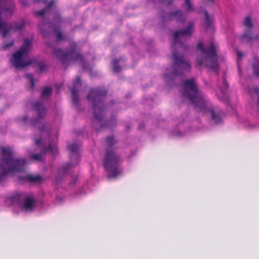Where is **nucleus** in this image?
<instances>
[{"label": "nucleus", "mask_w": 259, "mask_h": 259, "mask_svg": "<svg viewBox=\"0 0 259 259\" xmlns=\"http://www.w3.org/2000/svg\"><path fill=\"white\" fill-rule=\"evenodd\" d=\"M183 96L188 99L194 107L200 112H210L212 119L216 123H221L224 114L222 110L214 111L209 102L199 90L194 78L186 80L184 82Z\"/></svg>", "instance_id": "f257e3e1"}, {"label": "nucleus", "mask_w": 259, "mask_h": 259, "mask_svg": "<svg viewBox=\"0 0 259 259\" xmlns=\"http://www.w3.org/2000/svg\"><path fill=\"white\" fill-rule=\"evenodd\" d=\"M193 24L190 23L187 28L185 29L175 31L173 33L174 41L172 43V67L174 69L172 75L178 76L182 74L184 70H189L191 69V65L189 62L186 61L184 56L179 54L176 49L180 48L184 50H186V46L184 44L179 41L180 37L185 36L190 37L193 30Z\"/></svg>", "instance_id": "f03ea898"}, {"label": "nucleus", "mask_w": 259, "mask_h": 259, "mask_svg": "<svg viewBox=\"0 0 259 259\" xmlns=\"http://www.w3.org/2000/svg\"><path fill=\"white\" fill-rule=\"evenodd\" d=\"M0 183L5 182L12 172L25 171L27 161L25 158H14V151L10 147L0 146Z\"/></svg>", "instance_id": "7ed1b4c3"}, {"label": "nucleus", "mask_w": 259, "mask_h": 259, "mask_svg": "<svg viewBox=\"0 0 259 259\" xmlns=\"http://www.w3.org/2000/svg\"><path fill=\"white\" fill-rule=\"evenodd\" d=\"M106 142L108 148L106 149L104 157V166L110 174V177H115L121 172L119 168L121 158L112 149L117 141L114 137L109 136L106 138Z\"/></svg>", "instance_id": "20e7f679"}, {"label": "nucleus", "mask_w": 259, "mask_h": 259, "mask_svg": "<svg viewBox=\"0 0 259 259\" xmlns=\"http://www.w3.org/2000/svg\"><path fill=\"white\" fill-rule=\"evenodd\" d=\"M197 49L200 50L197 57L199 66L208 67L213 71L218 69V55L214 44L211 42L209 47L205 48L203 43L200 42L197 45Z\"/></svg>", "instance_id": "39448f33"}, {"label": "nucleus", "mask_w": 259, "mask_h": 259, "mask_svg": "<svg viewBox=\"0 0 259 259\" xmlns=\"http://www.w3.org/2000/svg\"><path fill=\"white\" fill-rule=\"evenodd\" d=\"M107 93L106 90L101 88H97L91 89L87 96V99L93 104L94 117L98 121H101L103 117V113L105 108L103 103V99L106 96Z\"/></svg>", "instance_id": "423d86ee"}, {"label": "nucleus", "mask_w": 259, "mask_h": 259, "mask_svg": "<svg viewBox=\"0 0 259 259\" xmlns=\"http://www.w3.org/2000/svg\"><path fill=\"white\" fill-rule=\"evenodd\" d=\"M31 45L32 42L30 40L25 38L22 46L13 54L11 62L16 69L22 68L33 63V60L25 62L23 60V56L28 53L31 48Z\"/></svg>", "instance_id": "0eeeda50"}, {"label": "nucleus", "mask_w": 259, "mask_h": 259, "mask_svg": "<svg viewBox=\"0 0 259 259\" xmlns=\"http://www.w3.org/2000/svg\"><path fill=\"white\" fill-rule=\"evenodd\" d=\"M53 54L56 58L59 59L62 64L68 65L71 63L79 62L84 63V58L82 55L77 52L74 48L67 51H63L61 49H55Z\"/></svg>", "instance_id": "6e6552de"}, {"label": "nucleus", "mask_w": 259, "mask_h": 259, "mask_svg": "<svg viewBox=\"0 0 259 259\" xmlns=\"http://www.w3.org/2000/svg\"><path fill=\"white\" fill-rule=\"evenodd\" d=\"M11 199L14 203H19L24 201L22 208L26 211L32 210L35 205L34 200L23 193L16 194L12 197Z\"/></svg>", "instance_id": "1a4fd4ad"}, {"label": "nucleus", "mask_w": 259, "mask_h": 259, "mask_svg": "<svg viewBox=\"0 0 259 259\" xmlns=\"http://www.w3.org/2000/svg\"><path fill=\"white\" fill-rule=\"evenodd\" d=\"M244 25L246 27V30L245 32L242 35V39L243 41L249 42L253 40L259 39L258 35L252 36V29L253 24L250 16H247L245 17L244 21Z\"/></svg>", "instance_id": "9d476101"}, {"label": "nucleus", "mask_w": 259, "mask_h": 259, "mask_svg": "<svg viewBox=\"0 0 259 259\" xmlns=\"http://www.w3.org/2000/svg\"><path fill=\"white\" fill-rule=\"evenodd\" d=\"M33 109L37 113V117L31 120V124L36 126L46 114V109L41 102H35L32 104Z\"/></svg>", "instance_id": "9b49d317"}, {"label": "nucleus", "mask_w": 259, "mask_h": 259, "mask_svg": "<svg viewBox=\"0 0 259 259\" xmlns=\"http://www.w3.org/2000/svg\"><path fill=\"white\" fill-rule=\"evenodd\" d=\"M81 79L79 76L76 77L73 82V87L71 89L72 103L77 106L79 104V95L77 88L81 85Z\"/></svg>", "instance_id": "f8f14e48"}, {"label": "nucleus", "mask_w": 259, "mask_h": 259, "mask_svg": "<svg viewBox=\"0 0 259 259\" xmlns=\"http://www.w3.org/2000/svg\"><path fill=\"white\" fill-rule=\"evenodd\" d=\"M186 18V17L184 13L180 10L169 13L166 17H164L163 18L164 20L171 21L176 20L179 22H184L185 21Z\"/></svg>", "instance_id": "ddd939ff"}, {"label": "nucleus", "mask_w": 259, "mask_h": 259, "mask_svg": "<svg viewBox=\"0 0 259 259\" xmlns=\"http://www.w3.org/2000/svg\"><path fill=\"white\" fill-rule=\"evenodd\" d=\"M15 11V5L14 2L11 0H6L2 7L1 13L7 12L11 15Z\"/></svg>", "instance_id": "4468645a"}, {"label": "nucleus", "mask_w": 259, "mask_h": 259, "mask_svg": "<svg viewBox=\"0 0 259 259\" xmlns=\"http://www.w3.org/2000/svg\"><path fill=\"white\" fill-rule=\"evenodd\" d=\"M0 29L1 30L3 38L6 37L7 34L11 31V28L7 27V23L6 22H0Z\"/></svg>", "instance_id": "2eb2a0df"}, {"label": "nucleus", "mask_w": 259, "mask_h": 259, "mask_svg": "<svg viewBox=\"0 0 259 259\" xmlns=\"http://www.w3.org/2000/svg\"><path fill=\"white\" fill-rule=\"evenodd\" d=\"M7 27L11 28V31H17L22 29L24 27V23L21 22L19 23H14L13 24H7Z\"/></svg>", "instance_id": "dca6fc26"}, {"label": "nucleus", "mask_w": 259, "mask_h": 259, "mask_svg": "<svg viewBox=\"0 0 259 259\" xmlns=\"http://www.w3.org/2000/svg\"><path fill=\"white\" fill-rule=\"evenodd\" d=\"M53 4L54 1L52 0L46 8L40 11H37L35 12V13L38 16H42L49 12L50 9L53 7Z\"/></svg>", "instance_id": "f3484780"}, {"label": "nucleus", "mask_w": 259, "mask_h": 259, "mask_svg": "<svg viewBox=\"0 0 259 259\" xmlns=\"http://www.w3.org/2000/svg\"><path fill=\"white\" fill-rule=\"evenodd\" d=\"M25 179L26 181L31 182H39L41 180V177L40 176H35L33 175H29L25 177Z\"/></svg>", "instance_id": "a211bd4d"}, {"label": "nucleus", "mask_w": 259, "mask_h": 259, "mask_svg": "<svg viewBox=\"0 0 259 259\" xmlns=\"http://www.w3.org/2000/svg\"><path fill=\"white\" fill-rule=\"evenodd\" d=\"M52 93V89L50 87H45L41 92V99L43 100L45 98H48Z\"/></svg>", "instance_id": "6ab92c4d"}, {"label": "nucleus", "mask_w": 259, "mask_h": 259, "mask_svg": "<svg viewBox=\"0 0 259 259\" xmlns=\"http://www.w3.org/2000/svg\"><path fill=\"white\" fill-rule=\"evenodd\" d=\"M68 150L72 154L77 155V151L78 150V146L76 143H73L67 146Z\"/></svg>", "instance_id": "aec40b11"}, {"label": "nucleus", "mask_w": 259, "mask_h": 259, "mask_svg": "<svg viewBox=\"0 0 259 259\" xmlns=\"http://www.w3.org/2000/svg\"><path fill=\"white\" fill-rule=\"evenodd\" d=\"M253 74L259 78V60L255 59V62L252 65Z\"/></svg>", "instance_id": "412c9836"}, {"label": "nucleus", "mask_w": 259, "mask_h": 259, "mask_svg": "<svg viewBox=\"0 0 259 259\" xmlns=\"http://www.w3.org/2000/svg\"><path fill=\"white\" fill-rule=\"evenodd\" d=\"M119 62L118 59H114L112 61L113 70L114 72H119L121 71V67L118 65Z\"/></svg>", "instance_id": "4be33fe9"}, {"label": "nucleus", "mask_w": 259, "mask_h": 259, "mask_svg": "<svg viewBox=\"0 0 259 259\" xmlns=\"http://www.w3.org/2000/svg\"><path fill=\"white\" fill-rule=\"evenodd\" d=\"M57 151V148L54 149L51 145H49L47 147L44 148L42 149V152L45 153L46 152H51L54 154Z\"/></svg>", "instance_id": "5701e85b"}, {"label": "nucleus", "mask_w": 259, "mask_h": 259, "mask_svg": "<svg viewBox=\"0 0 259 259\" xmlns=\"http://www.w3.org/2000/svg\"><path fill=\"white\" fill-rule=\"evenodd\" d=\"M205 17V22L206 24V27L207 28L210 27L211 25V20L209 18V14L207 11H205L204 12Z\"/></svg>", "instance_id": "b1692460"}, {"label": "nucleus", "mask_w": 259, "mask_h": 259, "mask_svg": "<svg viewBox=\"0 0 259 259\" xmlns=\"http://www.w3.org/2000/svg\"><path fill=\"white\" fill-rule=\"evenodd\" d=\"M26 77L28 79V80L29 81L31 84V88L32 89L34 88V82L33 80V76L31 73H27L25 75Z\"/></svg>", "instance_id": "393cba45"}, {"label": "nucleus", "mask_w": 259, "mask_h": 259, "mask_svg": "<svg viewBox=\"0 0 259 259\" xmlns=\"http://www.w3.org/2000/svg\"><path fill=\"white\" fill-rule=\"evenodd\" d=\"M185 6H186V10L187 12H190L191 11L193 10V8L192 4L190 3V0H185Z\"/></svg>", "instance_id": "a878e982"}, {"label": "nucleus", "mask_w": 259, "mask_h": 259, "mask_svg": "<svg viewBox=\"0 0 259 259\" xmlns=\"http://www.w3.org/2000/svg\"><path fill=\"white\" fill-rule=\"evenodd\" d=\"M46 24L45 22H42L40 24H39L38 25V27L40 30L41 33L44 36H46L47 35V32L46 31H45L43 29L44 26Z\"/></svg>", "instance_id": "bb28decb"}, {"label": "nucleus", "mask_w": 259, "mask_h": 259, "mask_svg": "<svg viewBox=\"0 0 259 259\" xmlns=\"http://www.w3.org/2000/svg\"><path fill=\"white\" fill-rule=\"evenodd\" d=\"M42 153H40V154H33V155L31 156V158H32L33 160L41 161V159H42Z\"/></svg>", "instance_id": "cd10ccee"}, {"label": "nucleus", "mask_w": 259, "mask_h": 259, "mask_svg": "<svg viewBox=\"0 0 259 259\" xmlns=\"http://www.w3.org/2000/svg\"><path fill=\"white\" fill-rule=\"evenodd\" d=\"M14 44V40L11 41L10 42L3 45L1 47V50H6L9 47L12 46Z\"/></svg>", "instance_id": "c85d7f7f"}, {"label": "nucleus", "mask_w": 259, "mask_h": 259, "mask_svg": "<svg viewBox=\"0 0 259 259\" xmlns=\"http://www.w3.org/2000/svg\"><path fill=\"white\" fill-rule=\"evenodd\" d=\"M56 38L58 40H61L63 39V35L61 32L59 31L57 32Z\"/></svg>", "instance_id": "c756f323"}, {"label": "nucleus", "mask_w": 259, "mask_h": 259, "mask_svg": "<svg viewBox=\"0 0 259 259\" xmlns=\"http://www.w3.org/2000/svg\"><path fill=\"white\" fill-rule=\"evenodd\" d=\"M46 127L45 125H42L41 127L39 128V131L41 134H43L44 133H46L47 135H49V133L48 131H45Z\"/></svg>", "instance_id": "7c9ffc66"}, {"label": "nucleus", "mask_w": 259, "mask_h": 259, "mask_svg": "<svg viewBox=\"0 0 259 259\" xmlns=\"http://www.w3.org/2000/svg\"><path fill=\"white\" fill-rule=\"evenodd\" d=\"M39 68L40 70L42 71L45 70L46 66L44 64L41 63L39 64Z\"/></svg>", "instance_id": "2f4dec72"}, {"label": "nucleus", "mask_w": 259, "mask_h": 259, "mask_svg": "<svg viewBox=\"0 0 259 259\" xmlns=\"http://www.w3.org/2000/svg\"><path fill=\"white\" fill-rule=\"evenodd\" d=\"M237 55H238V58L239 59H241V58L243 56V53L242 52H241V51H237Z\"/></svg>", "instance_id": "473e14b6"}, {"label": "nucleus", "mask_w": 259, "mask_h": 259, "mask_svg": "<svg viewBox=\"0 0 259 259\" xmlns=\"http://www.w3.org/2000/svg\"><path fill=\"white\" fill-rule=\"evenodd\" d=\"M71 164H68L65 166L63 167L64 171H66L68 169L70 168Z\"/></svg>", "instance_id": "72a5a7b5"}, {"label": "nucleus", "mask_w": 259, "mask_h": 259, "mask_svg": "<svg viewBox=\"0 0 259 259\" xmlns=\"http://www.w3.org/2000/svg\"><path fill=\"white\" fill-rule=\"evenodd\" d=\"M228 83H227V82L226 81V80H224V89L226 90L228 89Z\"/></svg>", "instance_id": "f704fd0d"}, {"label": "nucleus", "mask_w": 259, "mask_h": 259, "mask_svg": "<svg viewBox=\"0 0 259 259\" xmlns=\"http://www.w3.org/2000/svg\"><path fill=\"white\" fill-rule=\"evenodd\" d=\"M113 125V122H112L111 123L106 122L105 124L102 125V127H104Z\"/></svg>", "instance_id": "c9c22d12"}, {"label": "nucleus", "mask_w": 259, "mask_h": 259, "mask_svg": "<svg viewBox=\"0 0 259 259\" xmlns=\"http://www.w3.org/2000/svg\"><path fill=\"white\" fill-rule=\"evenodd\" d=\"M20 2L21 4L24 6H27L28 4L27 0H20Z\"/></svg>", "instance_id": "e433bc0d"}, {"label": "nucleus", "mask_w": 259, "mask_h": 259, "mask_svg": "<svg viewBox=\"0 0 259 259\" xmlns=\"http://www.w3.org/2000/svg\"><path fill=\"white\" fill-rule=\"evenodd\" d=\"M41 141H42L41 139H36L35 144L37 145H39L41 143Z\"/></svg>", "instance_id": "4c0bfd02"}, {"label": "nucleus", "mask_w": 259, "mask_h": 259, "mask_svg": "<svg viewBox=\"0 0 259 259\" xmlns=\"http://www.w3.org/2000/svg\"><path fill=\"white\" fill-rule=\"evenodd\" d=\"M254 91L257 96H259V89L257 87L254 88Z\"/></svg>", "instance_id": "58836bf2"}, {"label": "nucleus", "mask_w": 259, "mask_h": 259, "mask_svg": "<svg viewBox=\"0 0 259 259\" xmlns=\"http://www.w3.org/2000/svg\"><path fill=\"white\" fill-rule=\"evenodd\" d=\"M34 2L37 3H46L47 2V0H34Z\"/></svg>", "instance_id": "ea45409f"}, {"label": "nucleus", "mask_w": 259, "mask_h": 259, "mask_svg": "<svg viewBox=\"0 0 259 259\" xmlns=\"http://www.w3.org/2000/svg\"><path fill=\"white\" fill-rule=\"evenodd\" d=\"M28 116L25 115L23 116L22 120L25 122L27 121V120L28 119Z\"/></svg>", "instance_id": "a19ab883"}, {"label": "nucleus", "mask_w": 259, "mask_h": 259, "mask_svg": "<svg viewBox=\"0 0 259 259\" xmlns=\"http://www.w3.org/2000/svg\"><path fill=\"white\" fill-rule=\"evenodd\" d=\"M207 1V3H210L212 5H213L214 4V0H206Z\"/></svg>", "instance_id": "79ce46f5"}, {"label": "nucleus", "mask_w": 259, "mask_h": 259, "mask_svg": "<svg viewBox=\"0 0 259 259\" xmlns=\"http://www.w3.org/2000/svg\"><path fill=\"white\" fill-rule=\"evenodd\" d=\"M57 19H58V20H60V15H56V16L55 19H57ZM57 21V22H60V21H59V20Z\"/></svg>", "instance_id": "37998d69"}, {"label": "nucleus", "mask_w": 259, "mask_h": 259, "mask_svg": "<svg viewBox=\"0 0 259 259\" xmlns=\"http://www.w3.org/2000/svg\"><path fill=\"white\" fill-rule=\"evenodd\" d=\"M164 77L166 78V79H168V77H169V75L167 74H164Z\"/></svg>", "instance_id": "c03bdc74"}, {"label": "nucleus", "mask_w": 259, "mask_h": 259, "mask_svg": "<svg viewBox=\"0 0 259 259\" xmlns=\"http://www.w3.org/2000/svg\"><path fill=\"white\" fill-rule=\"evenodd\" d=\"M48 25H49V27L51 28V26H52V24L51 23H50V22H49V23H48Z\"/></svg>", "instance_id": "a18cd8bd"}, {"label": "nucleus", "mask_w": 259, "mask_h": 259, "mask_svg": "<svg viewBox=\"0 0 259 259\" xmlns=\"http://www.w3.org/2000/svg\"><path fill=\"white\" fill-rule=\"evenodd\" d=\"M257 105H258V106L259 107V98H258V101H257Z\"/></svg>", "instance_id": "49530a36"}, {"label": "nucleus", "mask_w": 259, "mask_h": 259, "mask_svg": "<svg viewBox=\"0 0 259 259\" xmlns=\"http://www.w3.org/2000/svg\"><path fill=\"white\" fill-rule=\"evenodd\" d=\"M221 91H222V93L224 92V91H223V89H221Z\"/></svg>", "instance_id": "de8ad7c7"}]
</instances>
